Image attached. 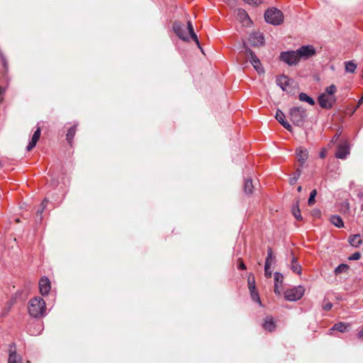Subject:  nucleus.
Listing matches in <instances>:
<instances>
[{"instance_id": "f257e3e1", "label": "nucleus", "mask_w": 363, "mask_h": 363, "mask_svg": "<svg viewBox=\"0 0 363 363\" xmlns=\"http://www.w3.org/2000/svg\"><path fill=\"white\" fill-rule=\"evenodd\" d=\"M174 30L177 35L184 41H189L192 39L201 50L198 37L194 33V28L191 21H188L185 25L180 22H175L173 26Z\"/></svg>"}, {"instance_id": "f03ea898", "label": "nucleus", "mask_w": 363, "mask_h": 363, "mask_svg": "<svg viewBox=\"0 0 363 363\" xmlns=\"http://www.w3.org/2000/svg\"><path fill=\"white\" fill-rule=\"evenodd\" d=\"M28 313L34 318H40L46 313V305L43 298L35 296L28 303Z\"/></svg>"}, {"instance_id": "7ed1b4c3", "label": "nucleus", "mask_w": 363, "mask_h": 363, "mask_svg": "<svg viewBox=\"0 0 363 363\" xmlns=\"http://www.w3.org/2000/svg\"><path fill=\"white\" fill-rule=\"evenodd\" d=\"M290 120L297 126H302L306 118V111L302 107H293L289 111Z\"/></svg>"}, {"instance_id": "20e7f679", "label": "nucleus", "mask_w": 363, "mask_h": 363, "mask_svg": "<svg viewBox=\"0 0 363 363\" xmlns=\"http://www.w3.org/2000/svg\"><path fill=\"white\" fill-rule=\"evenodd\" d=\"M265 21L272 25H280L284 21V15L282 12L276 9L271 8L266 11L264 13Z\"/></svg>"}, {"instance_id": "39448f33", "label": "nucleus", "mask_w": 363, "mask_h": 363, "mask_svg": "<svg viewBox=\"0 0 363 363\" xmlns=\"http://www.w3.org/2000/svg\"><path fill=\"white\" fill-rule=\"evenodd\" d=\"M305 289L303 286H298L284 292V297L287 301H295L299 300L303 295Z\"/></svg>"}, {"instance_id": "423d86ee", "label": "nucleus", "mask_w": 363, "mask_h": 363, "mask_svg": "<svg viewBox=\"0 0 363 363\" xmlns=\"http://www.w3.org/2000/svg\"><path fill=\"white\" fill-rule=\"evenodd\" d=\"M280 58L289 65H296L300 60L296 50L282 52L280 55Z\"/></svg>"}, {"instance_id": "0eeeda50", "label": "nucleus", "mask_w": 363, "mask_h": 363, "mask_svg": "<svg viewBox=\"0 0 363 363\" xmlns=\"http://www.w3.org/2000/svg\"><path fill=\"white\" fill-rule=\"evenodd\" d=\"M299 59H308L315 54V49L311 45H303L296 50Z\"/></svg>"}, {"instance_id": "6e6552de", "label": "nucleus", "mask_w": 363, "mask_h": 363, "mask_svg": "<svg viewBox=\"0 0 363 363\" xmlns=\"http://www.w3.org/2000/svg\"><path fill=\"white\" fill-rule=\"evenodd\" d=\"M318 101L320 107L323 108H330L335 102V98L334 96H328L326 94H322L319 96Z\"/></svg>"}, {"instance_id": "1a4fd4ad", "label": "nucleus", "mask_w": 363, "mask_h": 363, "mask_svg": "<svg viewBox=\"0 0 363 363\" xmlns=\"http://www.w3.org/2000/svg\"><path fill=\"white\" fill-rule=\"evenodd\" d=\"M277 84L284 91H289L293 80L286 75H281L277 78Z\"/></svg>"}, {"instance_id": "9d476101", "label": "nucleus", "mask_w": 363, "mask_h": 363, "mask_svg": "<svg viewBox=\"0 0 363 363\" xmlns=\"http://www.w3.org/2000/svg\"><path fill=\"white\" fill-rule=\"evenodd\" d=\"M246 55L250 58L252 65L254 68L258 72H261L262 71V67L261 66V63L255 54L250 49H246Z\"/></svg>"}, {"instance_id": "9b49d317", "label": "nucleus", "mask_w": 363, "mask_h": 363, "mask_svg": "<svg viewBox=\"0 0 363 363\" xmlns=\"http://www.w3.org/2000/svg\"><path fill=\"white\" fill-rule=\"evenodd\" d=\"M51 289L50 280L47 277H42L39 281V290L43 296L48 295Z\"/></svg>"}, {"instance_id": "f8f14e48", "label": "nucleus", "mask_w": 363, "mask_h": 363, "mask_svg": "<svg viewBox=\"0 0 363 363\" xmlns=\"http://www.w3.org/2000/svg\"><path fill=\"white\" fill-rule=\"evenodd\" d=\"M275 118L284 128H285L287 130L292 132V126L288 121L285 120V115L281 110L278 109L277 111Z\"/></svg>"}, {"instance_id": "ddd939ff", "label": "nucleus", "mask_w": 363, "mask_h": 363, "mask_svg": "<svg viewBox=\"0 0 363 363\" xmlns=\"http://www.w3.org/2000/svg\"><path fill=\"white\" fill-rule=\"evenodd\" d=\"M349 153V146L347 143L345 142L338 146L335 156L340 159H345Z\"/></svg>"}, {"instance_id": "4468645a", "label": "nucleus", "mask_w": 363, "mask_h": 363, "mask_svg": "<svg viewBox=\"0 0 363 363\" xmlns=\"http://www.w3.org/2000/svg\"><path fill=\"white\" fill-rule=\"evenodd\" d=\"M249 41L253 46H259L264 43L263 35L260 33H254L250 34Z\"/></svg>"}, {"instance_id": "2eb2a0df", "label": "nucleus", "mask_w": 363, "mask_h": 363, "mask_svg": "<svg viewBox=\"0 0 363 363\" xmlns=\"http://www.w3.org/2000/svg\"><path fill=\"white\" fill-rule=\"evenodd\" d=\"M40 132H41L40 128L38 127L37 128V130L34 132V133L32 136L31 140L29 142V143L27 146L28 151L31 150L36 145V143H38V141L40 138Z\"/></svg>"}, {"instance_id": "dca6fc26", "label": "nucleus", "mask_w": 363, "mask_h": 363, "mask_svg": "<svg viewBox=\"0 0 363 363\" xmlns=\"http://www.w3.org/2000/svg\"><path fill=\"white\" fill-rule=\"evenodd\" d=\"M11 347L12 346L11 345L7 363H22L21 357L17 354L16 350H13Z\"/></svg>"}, {"instance_id": "f3484780", "label": "nucleus", "mask_w": 363, "mask_h": 363, "mask_svg": "<svg viewBox=\"0 0 363 363\" xmlns=\"http://www.w3.org/2000/svg\"><path fill=\"white\" fill-rule=\"evenodd\" d=\"M263 328L269 332H272L275 330L276 325L272 317L268 316L266 318L263 323Z\"/></svg>"}, {"instance_id": "a211bd4d", "label": "nucleus", "mask_w": 363, "mask_h": 363, "mask_svg": "<svg viewBox=\"0 0 363 363\" xmlns=\"http://www.w3.org/2000/svg\"><path fill=\"white\" fill-rule=\"evenodd\" d=\"M348 241L352 246L355 247H357L362 244V240L359 234H356L350 236Z\"/></svg>"}, {"instance_id": "6ab92c4d", "label": "nucleus", "mask_w": 363, "mask_h": 363, "mask_svg": "<svg viewBox=\"0 0 363 363\" xmlns=\"http://www.w3.org/2000/svg\"><path fill=\"white\" fill-rule=\"evenodd\" d=\"M296 157L298 162L303 163L308 158V152L306 149L304 148H298L296 150Z\"/></svg>"}, {"instance_id": "aec40b11", "label": "nucleus", "mask_w": 363, "mask_h": 363, "mask_svg": "<svg viewBox=\"0 0 363 363\" xmlns=\"http://www.w3.org/2000/svg\"><path fill=\"white\" fill-rule=\"evenodd\" d=\"M291 269L294 272H295L298 274H301V267L298 263L297 259L295 257H292L291 262Z\"/></svg>"}, {"instance_id": "412c9836", "label": "nucleus", "mask_w": 363, "mask_h": 363, "mask_svg": "<svg viewBox=\"0 0 363 363\" xmlns=\"http://www.w3.org/2000/svg\"><path fill=\"white\" fill-rule=\"evenodd\" d=\"M275 258L273 255V252L272 248H268L267 250V257L265 260V265L267 266H272L273 264H274Z\"/></svg>"}, {"instance_id": "4be33fe9", "label": "nucleus", "mask_w": 363, "mask_h": 363, "mask_svg": "<svg viewBox=\"0 0 363 363\" xmlns=\"http://www.w3.org/2000/svg\"><path fill=\"white\" fill-rule=\"evenodd\" d=\"M330 221L334 225H335L338 228L343 227V225H344V223H343L342 218L339 216H336V215L332 216L330 217Z\"/></svg>"}, {"instance_id": "5701e85b", "label": "nucleus", "mask_w": 363, "mask_h": 363, "mask_svg": "<svg viewBox=\"0 0 363 363\" xmlns=\"http://www.w3.org/2000/svg\"><path fill=\"white\" fill-rule=\"evenodd\" d=\"M298 99L300 101L307 102L311 106L315 104V101L306 93L299 94Z\"/></svg>"}, {"instance_id": "b1692460", "label": "nucleus", "mask_w": 363, "mask_h": 363, "mask_svg": "<svg viewBox=\"0 0 363 363\" xmlns=\"http://www.w3.org/2000/svg\"><path fill=\"white\" fill-rule=\"evenodd\" d=\"M348 325L344 323H335L331 330H337L341 333H344L347 330Z\"/></svg>"}, {"instance_id": "393cba45", "label": "nucleus", "mask_w": 363, "mask_h": 363, "mask_svg": "<svg viewBox=\"0 0 363 363\" xmlns=\"http://www.w3.org/2000/svg\"><path fill=\"white\" fill-rule=\"evenodd\" d=\"M238 14L240 17V19L242 21V23L247 24L251 21L247 13L245 10L239 9Z\"/></svg>"}, {"instance_id": "a878e982", "label": "nucleus", "mask_w": 363, "mask_h": 363, "mask_svg": "<svg viewBox=\"0 0 363 363\" xmlns=\"http://www.w3.org/2000/svg\"><path fill=\"white\" fill-rule=\"evenodd\" d=\"M250 292V296L253 301L259 304V306H262V302L259 298V295L257 291V289H249Z\"/></svg>"}, {"instance_id": "bb28decb", "label": "nucleus", "mask_w": 363, "mask_h": 363, "mask_svg": "<svg viewBox=\"0 0 363 363\" xmlns=\"http://www.w3.org/2000/svg\"><path fill=\"white\" fill-rule=\"evenodd\" d=\"M254 186L252 179H246L244 184V191L246 194H252Z\"/></svg>"}, {"instance_id": "cd10ccee", "label": "nucleus", "mask_w": 363, "mask_h": 363, "mask_svg": "<svg viewBox=\"0 0 363 363\" xmlns=\"http://www.w3.org/2000/svg\"><path fill=\"white\" fill-rule=\"evenodd\" d=\"M357 68V65L352 61H348L345 62V70L347 72L353 73Z\"/></svg>"}, {"instance_id": "c85d7f7f", "label": "nucleus", "mask_w": 363, "mask_h": 363, "mask_svg": "<svg viewBox=\"0 0 363 363\" xmlns=\"http://www.w3.org/2000/svg\"><path fill=\"white\" fill-rule=\"evenodd\" d=\"M76 133V127L72 126L70 128H69L67 133V140L69 144H71L72 139L74 138V136Z\"/></svg>"}, {"instance_id": "c756f323", "label": "nucleus", "mask_w": 363, "mask_h": 363, "mask_svg": "<svg viewBox=\"0 0 363 363\" xmlns=\"http://www.w3.org/2000/svg\"><path fill=\"white\" fill-rule=\"evenodd\" d=\"M348 269H349V266L347 264H340L335 268V272L336 274H338L342 272H346Z\"/></svg>"}, {"instance_id": "7c9ffc66", "label": "nucleus", "mask_w": 363, "mask_h": 363, "mask_svg": "<svg viewBox=\"0 0 363 363\" xmlns=\"http://www.w3.org/2000/svg\"><path fill=\"white\" fill-rule=\"evenodd\" d=\"M292 212H293V214L296 220H302V216L301 214V211L298 208V203L296 204V206L293 207Z\"/></svg>"}, {"instance_id": "2f4dec72", "label": "nucleus", "mask_w": 363, "mask_h": 363, "mask_svg": "<svg viewBox=\"0 0 363 363\" xmlns=\"http://www.w3.org/2000/svg\"><path fill=\"white\" fill-rule=\"evenodd\" d=\"M316 195H317V191H316L315 189H313L311 192L310 196H309V199H308V204L309 206H313L315 203V198Z\"/></svg>"}, {"instance_id": "473e14b6", "label": "nucleus", "mask_w": 363, "mask_h": 363, "mask_svg": "<svg viewBox=\"0 0 363 363\" xmlns=\"http://www.w3.org/2000/svg\"><path fill=\"white\" fill-rule=\"evenodd\" d=\"M337 88L335 85L332 84L325 89V91L324 94H328V96H333V94L336 92Z\"/></svg>"}, {"instance_id": "72a5a7b5", "label": "nucleus", "mask_w": 363, "mask_h": 363, "mask_svg": "<svg viewBox=\"0 0 363 363\" xmlns=\"http://www.w3.org/2000/svg\"><path fill=\"white\" fill-rule=\"evenodd\" d=\"M272 266L264 265V275L267 278H270L272 274Z\"/></svg>"}, {"instance_id": "f704fd0d", "label": "nucleus", "mask_w": 363, "mask_h": 363, "mask_svg": "<svg viewBox=\"0 0 363 363\" xmlns=\"http://www.w3.org/2000/svg\"><path fill=\"white\" fill-rule=\"evenodd\" d=\"M283 275L278 273V272H276L274 274V283H277L278 284V283H281L282 281H283Z\"/></svg>"}, {"instance_id": "c9c22d12", "label": "nucleus", "mask_w": 363, "mask_h": 363, "mask_svg": "<svg viewBox=\"0 0 363 363\" xmlns=\"http://www.w3.org/2000/svg\"><path fill=\"white\" fill-rule=\"evenodd\" d=\"M248 286L249 289H255V281L254 277L251 279L250 278L248 279Z\"/></svg>"}, {"instance_id": "e433bc0d", "label": "nucleus", "mask_w": 363, "mask_h": 363, "mask_svg": "<svg viewBox=\"0 0 363 363\" xmlns=\"http://www.w3.org/2000/svg\"><path fill=\"white\" fill-rule=\"evenodd\" d=\"M238 269H242V270L246 269V266L244 264V262L241 258H239L238 259Z\"/></svg>"}, {"instance_id": "4c0bfd02", "label": "nucleus", "mask_w": 363, "mask_h": 363, "mask_svg": "<svg viewBox=\"0 0 363 363\" xmlns=\"http://www.w3.org/2000/svg\"><path fill=\"white\" fill-rule=\"evenodd\" d=\"M361 255L359 252H354L350 257V259L351 260H358L360 259Z\"/></svg>"}, {"instance_id": "58836bf2", "label": "nucleus", "mask_w": 363, "mask_h": 363, "mask_svg": "<svg viewBox=\"0 0 363 363\" xmlns=\"http://www.w3.org/2000/svg\"><path fill=\"white\" fill-rule=\"evenodd\" d=\"M243 1L249 4H259L261 3V0H243Z\"/></svg>"}, {"instance_id": "ea45409f", "label": "nucleus", "mask_w": 363, "mask_h": 363, "mask_svg": "<svg viewBox=\"0 0 363 363\" xmlns=\"http://www.w3.org/2000/svg\"><path fill=\"white\" fill-rule=\"evenodd\" d=\"M333 307V305L331 303H325L323 304V308L325 310V311H330Z\"/></svg>"}, {"instance_id": "a19ab883", "label": "nucleus", "mask_w": 363, "mask_h": 363, "mask_svg": "<svg viewBox=\"0 0 363 363\" xmlns=\"http://www.w3.org/2000/svg\"><path fill=\"white\" fill-rule=\"evenodd\" d=\"M274 293L279 294L280 292L279 291V286L277 283H274Z\"/></svg>"}, {"instance_id": "79ce46f5", "label": "nucleus", "mask_w": 363, "mask_h": 363, "mask_svg": "<svg viewBox=\"0 0 363 363\" xmlns=\"http://www.w3.org/2000/svg\"><path fill=\"white\" fill-rule=\"evenodd\" d=\"M358 337L363 340V328L359 331Z\"/></svg>"}, {"instance_id": "37998d69", "label": "nucleus", "mask_w": 363, "mask_h": 363, "mask_svg": "<svg viewBox=\"0 0 363 363\" xmlns=\"http://www.w3.org/2000/svg\"><path fill=\"white\" fill-rule=\"evenodd\" d=\"M48 203V201L46 199H44L41 203L42 206V210L40 211V213L43 211V208L45 207L46 203Z\"/></svg>"}, {"instance_id": "c03bdc74", "label": "nucleus", "mask_w": 363, "mask_h": 363, "mask_svg": "<svg viewBox=\"0 0 363 363\" xmlns=\"http://www.w3.org/2000/svg\"><path fill=\"white\" fill-rule=\"evenodd\" d=\"M1 60H2V63H3V65L5 68H6V66H7V64H6V60L4 57H1Z\"/></svg>"}, {"instance_id": "a18cd8bd", "label": "nucleus", "mask_w": 363, "mask_h": 363, "mask_svg": "<svg viewBox=\"0 0 363 363\" xmlns=\"http://www.w3.org/2000/svg\"><path fill=\"white\" fill-rule=\"evenodd\" d=\"M5 91V88L0 86V95L3 94Z\"/></svg>"}, {"instance_id": "49530a36", "label": "nucleus", "mask_w": 363, "mask_h": 363, "mask_svg": "<svg viewBox=\"0 0 363 363\" xmlns=\"http://www.w3.org/2000/svg\"><path fill=\"white\" fill-rule=\"evenodd\" d=\"M363 102V96H362V98L359 100L358 101V106H359L360 104Z\"/></svg>"}, {"instance_id": "de8ad7c7", "label": "nucleus", "mask_w": 363, "mask_h": 363, "mask_svg": "<svg viewBox=\"0 0 363 363\" xmlns=\"http://www.w3.org/2000/svg\"><path fill=\"white\" fill-rule=\"evenodd\" d=\"M301 190H302V187H301V186H299L298 187V189H297V191H298V192H301Z\"/></svg>"}, {"instance_id": "09e8293b", "label": "nucleus", "mask_w": 363, "mask_h": 363, "mask_svg": "<svg viewBox=\"0 0 363 363\" xmlns=\"http://www.w3.org/2000/svg\"><path fill=\"white\" fill-rule=\"evenodd\" d=\"M320 157H321L322 158H323V157H325V154H324V152H322V153L320 154Z\"/></svg>"}, {"instance_id": "8fccbe9b", "label": "nucleus", "mask_w": 363, "mask_h": 363, "mask_svg": "<svg viewBox=\"0 0 363 363\" xmlns=\"http://www.w3.org/2000/svg\"><path fill=\"white\" fill-rule=\"evenodd\" d=\"M337 138H338V136H337V135H335V136H334V138H333V140H334V139H335V140H336V139H337Z\"/></svg>"}, {"instance_id": "3c124183", "label": "nucleus", "mask_w": 363, "mask_h": 363, "mask_svg": "<svg viewBox=\"0 0 363 363\" xmlns=\"http://www.w3.org/2000/svg\"><path fill=\"white\" fill-rule=\"evenodd\" d=\"M361 210L363 211V204L361 206Z\"/></svg>"}, {"instance_id": "603ef678", "label": "nucleus", "mask_w": 363, "mask_h": 363, "mask_svg": "<svg viewBox=\"0 0 363 363\" xmlns=\"http://www.w3.org/2000/svg\"><path fill=\"white\" fill-rule=\"evenodd\" d=\"M1 102V100H0V103Z\"/></svg>"}]
</instances>
